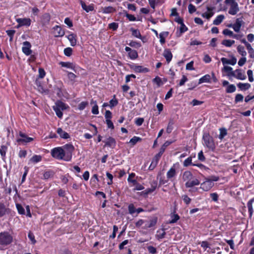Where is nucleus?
Segmentation results:
<instances>
[{
	"mask_svg": "<svg viewBox=\"0 0 254 254\" xmlns=\"http://www.w3.org/2000/svg\"><path fill=\"white\" fill-rule=\"evenodd\" d=\"M67 106L64 103L61 101H58L56 102L55 105L53 106V110L56 112V115L60 119L63 117L62 111L65 110Z\"/></svg>",
	"mask_w": 254,
	"mask_h": 254,
	"instance_id": "f257e3e1",
	"label": "nucleus"
},
{
	"mask_svg": "<svg viewBox=\"0 0 254 254\" xmlns=\"http://www.w3.org/2000/svg\"><path fill=\"white\" fill-rule=\"evenodd\" d=\"M62 148L65 156L64 160L70 161L72 158V152L74 150V146L71 144L68 143L63 146Z\"/></svg>",
	"mask_w": 254,
	"mask_h": 254,
	"instance_id": "f03ea898",
	"label": "nucleus"
},
{
	"mask_svg": "<svg viewBox=\"0 0 254 254\" xmlns=\"http://www.w3.org/2000/svg\"><path fill=\"white\" fill-rule=\"evenodd\" d=\"M225 3L230 6L229 14L235 15L239 11V5L236 0H225Z\"/></svg>",
	"mask_w": 254,
	"mask_h": 254,
	"instance_id": "7ed1b4c3",
	"label": "nucleus"
},
{
	"mask_svg": "<svg viewBox=\"0 0 254 254\" xmlns=\"http://www.w3.org/2000/svg\"><path fill=\"white\" fill-rule=\"evenodd\" d=\"M203 140L205 146L211 150L215 149V144L214 142L213 138L208 133H204L203 135Z\"/></svg>",
	"mask_w": 254,
	"mask_h": 254,
	"instance_id": "20e7f679",
	"label": "nucleus"
},
{
	"mask_svg": "<svg viewBox=\"0 0 254 254\" xmlns=\"http://www.w3.org/2000/svg\"><path fill=\"white\" fill-rule=\"evenodd\" d=\"M12 236L7 232L0 233V244L1 245H7L11 243Z\"/></svg>",
	"mask_w": 254,
	"mask_h": 254,
	"instance_id": "39448f33",
	"label": "nucleus"
},
{
	"mask_svg": "<svg viewBox=\"0 0 254 254\" xmlns=\"http://www.w3.org/2000/svg\"><path fill=\"white\" fill-rule=\"evenodd\" d=\"M51 153L53 157L58 159H63L64 160L65 156L62 147H59L54 148L52 150Z\"/></svg>",
	"mask_w": 254,
	"mask_h": 254,
	"instance_id": "423d86ee",
	"label": "nucleus"
},
{
	"mask_svg": "<svg viewBox=\"0 0 254 254\" xmlns=\"http://www.w3.org/2000/svg\"><path fill=\"white\" fill-rule=\"evenodd\" d=\"M135 176L134 173H131L129 175L127 181L129 183H131L133 185L135 186V190H141L144 189V187L140 184H138L135 180H131V177Z\"/></svg>",
	"mask_w": 254,
	"mask_h": 254,
	"instance_id": "0eeeda50",
	"label": "nucleus"
},
{
	"mask_svg": "<svg viewBox=\"0 0 254 254\" xmlns=\"http://www.w3.org/2000/svg\"><path fill=\"white\" fill-rule=\"evenodd\" d=\"M214 186V184L211 181H209L208 179L201 183L200 185V189L204 191H208L210 190Z\"/></svg>",
	"mask_w": 254,
	"mask_h": 254,
	"instance_id": "6e6552de",
	"label": "nucleus"
},
{
	"mask_svg": "<svg viewBox=\"0 0 254 254\" xmlns=\"http://www.w3.org/2000/svg\"><path fill=\"white\" fill-rule=\"evenodd\" d=\"M105 143L104 146H108L111 148H114L116 146V141L112 137L109 136L106 140H103Z\"/></svg>",
	"mask_w": 254,
	"mask_h": 254,
	"instance_id": "1a4fd4ad",
	"label": "nucleus"
},
{
	"mask_svg": "<svg viewBox=\"0 0 254 254\" xmlns=\"http://www.w3.org/2000/svg\"><path fill=\"white\" fill-rule=\"evenodd\" d=\"M231 75L240 80H244L246 78L245 74L242 73L241 70L239 69H236L235 71H231Z\"/></svg>",
	"mask_w": 254,
	"mask_h": 254,
	"instance_id": "9d476101",
	"label": "nucleus"
},
{
	"mask_svg": "<svg viewBox=\"0 0 254 254\" xmlns=\"http://www.w3.org/2000/svg\"><path fill=\"white\" fill-rule=\"evenodd\" d=\"M244 23V21L241 18H237L236 22L233 25H230L229 27H232L234 31L236 32H239L240 30V28L242 24Z\"/></svg>",
	"mask_w": 254,
	"mask_h": 254,
	"instance_id": "9b49d317",
	"label": "nucleus"
},
{
	"mask_svg": "<svg viewBox=\"0 0 254 254\" xmlns=\"http://www.w3.org/2000/svg\"><path fill=\"white\" fill-rule=\"evenodd\" d=\"M53 33L56 37H63L64 35V31L61 26L56 25L53 28Z\"/></svg>",
	"mask_w": 254,
	"mask_h": 254,
	"instance_id": "f8f14e48",
	"label": "nucleus"
},
{
	"mask_svg": "<svg viewBox=\"0 0 254 254\" xmlns=\"http://www.w3.org/2000/svg\"><path fill=\"white\" fill-rule=\"evenodd\" d=\"M16 21L18 23L17 27L22 26H29L31 24V19L30 18H17Z\"/></svg>",
	"mask_w": 254,
	"mask_h": 254,
	"instance_id": "ddd939ff",
	"label": "nucleus"
},
{
	"mask_svg": "<svg viewBox=\"0 0 254 254\" xmlns=\"http://www.w3.org/2000/svg\"><path fill=\"white\" fill-rule=\"evenodd\" d=\"M23 45L22 52L27 56L30 55L32 53V51L30 49V43L28 41H25L23 42Z\"/></svg>",
	"mask_w": 254,
	"mask_h": 254,
	"instance_id": "4468645a",
	"label": "nucleus"
},
{
	"mask_svg": "<svg viewBox=\"0 0 254 254\" xmlns=\"http://www.w3.org/2000/svg\"><path fill=\"white\" fill-rule=\"evenodd\" d=\"M19 136L20 138L17 139V142H30L33 140V138L30 137H28L25 134L20 132Z\"/></svg>",
	"mask_w": 254,
	"mask_h": 254,
	"instance_id": "2eb2a0df",
	"label": "nucleus"
},
{
	"mask_svg": "<svg viewBox=\"0 0 254 254\" xmlns=\"http://www.w3.org/2000/svg\"><path fill=\"white\" fill-rule=\"evenodd\" d=\"M163 56L165 57L168 63L170 62L173 57L171 52L169 49H165L164 51Z\"/></svg>",
	"mask_w": 254,
	"mask_h": 254,
	"instance_id": "dca6fc26",
	"label": "nucleus"
},
{
	"mask_svg": "<svg viewBox=\"0 0 254 254\" xmlns=\"http://www.w3.org/2000/svg\"><path fill=\"white\" fill-rule=\"evenodd\" d=\"M80 3L81 4L82 8L87 12H89V11H91L94 10V6L93 4L86 5L85 3L82 0L80 1Z\"/></svg>",
	"mask_w": 254,
	"mask_h": 254,
	"instance_id": "f3484780",
	"label": "nucleus"
},
{
	"mask_svg": "<svg viewBox=\"0 0 254 254\" xmlns=\"http://www.w3.org/2000/svg\"><path fill=\"white\" fill-rule=\"evenodd\" d=\"M192 178V175L190 171H187L184 172L182 179L184 181L187 182L190 181Z\"/></svg>",
	"mask_w": 254,
	"mask_h": 254,
	"instance_id": "a211bd4d",
	"label": "nucleus"
},
{
	"mask_svg": "<svg viewBox=\"0 0 254 254\" xmlns=\"http://www.w3.org/2000/svg\"><path fill=\"white\" fill-rule=\"evenodd\" d=\"M57 132L61 138L64 139H67L69 138L70 136L66 132L64 131L61 128H58Z\"/></svg>",
	"mask_w": 254,
	"mask_h": 254,
	"instance_id": "6ab92c4d",
	"label": "nucleus"
},
{
	"mask_svg": "<svg viewBox=\"0 0 254 254\" xmlns=\"http://www.w3.org/2000/svg\"><path fill=\"white\" fill-rule=\"evenodd\" d=\"M254 203V198L251 199L249 200L247 203V206L248 208V211L249 212L250 217L252 216L254 210H253V206Z\"/></svg>",
	"mask_w": 254,
	"mask_h": 254,
	"instance_id": "aec40b11",
	"label": "nucleus"
},
{
	"mask_svg": "<svg viewBox=\"0 0 254 254\" xmlns=\"http://www.w3.org/2000/svg\"><path fill=\"white\" fill-rule=\"evenodd\" d=\"M176 175V171L174 166L172 167L167 173V177L171 179Z\"/></svg>",
	"mask_w": 254,
	"mask_h": 254,
	"instance_id": "412c9836",
	"label": "nucleus"
},
{
	"mask_svg": "<svg viewBox=\"0 0 254 254\" xmlns=\"http://www.w3.org/2000/svg\"><path fill=\"white\" fill-rule=\"evenodd\" d=\"M133 70L136 72L144 73L147 72L149 71V69L141 65H135L133 67Z\"/></svg>",
	"mask_w": 254,
	"mask_h": 254,
	"instance_id": "4be33fe9",
	"label": "nucleus"
},
{
	"mask_svg": "<svg viewBox=\"0 0 254 254\" xmlns=\"http://www.w3.org/2000/svg\"><path fill=\"white\" fill-rule=\"evenodd\" d=\"M90 104L91 105H93V106L92 109V113L94 115H97L99 114V111H98V106L97 104V102L96 101L93 100L92 99L90 102Z\"/></svg>",
	"mask_w": 254,
	"mask_h": 254,
	"instance_id": "5701e85b",
	"label": "nucleus"
},
{
	"mask_svg": "<svg viewBox=\"0 0 254 254\" xmlns=\"http://www.w3.org/2000/svg\"><path fill=\"white\" fill-rule=\"evenodd\" d=\"M157 223V218H154L151 219L149 222H147L144 226V229H148L155 226Z\"/></svg>",
	"mask_w": 254,
	"mask_h": 254,
	"instance_id": "b1692460",
	"label": "nucleus"
},
{
	"mask_svg": "<svg viewBox=\"0 0 254 254\" xmlns=\"http://www.w3.org/2000/svg\"><path fill=\"white\" fill-rule=\"evenodd\" d=\"M60 64L62 67H66L67 68H70L72 70H74V68L75 67L74 64H73L72 63H70V62H61L60 63Z\"/></svg>",
	"mask_w": 254,
	"mask_h": 254,
	"instance_id": "393cba45",
	"label": "nucleus"
},
{
	"mask_svg": "<svg viewBox=\"0 0 254 254\" xmlns=\"http://www.w3.org/2000/svg\"><path fill=\"white\" fill-rule=\"evenodd\" d=\"M199 184V181H198V180L197 179H195L192 181H188L187 182H186L185 185L187 188H191L193 186H196Z\"/></svg>",
	"mask_w": 254,
	"mask_h": 254,
	"instance_id": "a878e982",
	"label": "nucleus"
},
{
	"mask_svg": "<svg viewBox=\"0 0 254 254\" xmlns=\"http://www.w3.org/2000/svg\"><path fill=\"white\" fill-rule=\"evenodd\" d=\"M67 39L70 42V45L72 46H74L76 44V36L73 34H69L67 36Z\"/></svg>",
	"mask_w": 254,
	"mask_h": 254,
	"instance_id": "bb28decb",
	"label": "nucleus"
},
{
	"mask_svg": "<svg viewBox=\"0 0 254 254\" xmlns=\"http://www.w3.org/2000/svg\"><path fill=\"white\" fill-rule=\"evenodd\" d=\"M169 35V32L165 31L160 33V42L161 44H164L165 43V38L167 37Z\"/></svg>",
	"mask_w": 254,
	"mask_h": 254,
	"instance_id": "cd10ccee",
	"label": "nucleus"
},
{
	"mask_svg": "<svg viewBox=\"0 0 254 254\" xmlns=\"http://www.w3.org/2000/svg\"><path fill=\"white\" fill-rule=\"evenodd\" d=\"M207 9L208 11H209V13L205 12L202 14V16L203 17H205L207 19H209L210 18V17H211L214 14V13L213 12H212V11L213 10V8L207 7Z\"/></svg>",
	"mask_w": 254,
	"mask_h": 254,
	"instance_id": "c85d7f7f",
	"label": "nucleus"
},
{
	"mask_svg": "<svg viewBox=\"0 0 254 254\" xmlns=\"http://www.w3.org/2000/svg\"><path fill=\"white\" fill-rule=\"evenodd\" d=\"M210 75L206 74L199 79L198 84H201L204 82H210Z\"/></svg>",
	"mask_w": 254,
	"mask_h": 254,
	"instance_id": "c756f323",
	"label": "nucleus"
},
{
	"mask_svg": "<svg viewBox=\"0 0 254 254\" xmlns=\"http://www.w3.org/2000/svg\"><path fill=\"white\" fill-rule=\"evenodd\" d=\"M174 124V120L172 119H170L167 129H166V131L168 133H170L172 132V131L173 129Z\"/></svg>",
	"mask_w": 254,
	"mask_h": 254,
	"instance_id": "7c9ffc66",
	"label": "nucleus"
},
{
	"mask_svg": "<svg viewBox=\"0 0 254 254\" xmlns=\"http://www.w3.org/2000/svg\"><path fill=\"white\" fill-rule=\"evenodd\" d=\"M224 18L225 17L223 15H219L217 16L213 21V24L216 25L220 24L222 22Z\"/></svg>",
	"mask_w": 254,
	"mask_h": 254,
	"instance_id": "2f4dec72",
	"label": "nucleus"
},
{
	"mask_svg": "<svg viewBox=\"0 0 254 254\" xmlns=\"http://www.w3.org/2000/svg\"><path fill=\"white\" fill-rule=\"evenodd\" d=\"M237 86L242 90H246L250 88L251 85L248 83H239L237 84Z\"/></svg>",
	"mask_w": 254,
	"mask_h": 254,
	"instance_id": "473e14b6",
	"label": "nucleus"
},
{
	"mask_svg": "<svg viewBox=\"0 0 254 254\" xmlns=\"http://www.w3.org/2000/svg\"><path fill=\"white\" fill-rule=\"evenodd\" d=\"M181 26L180 27V32H177L176 33L177 36L178 37L181 36L182 33L188 30V28L186 26L184 23H182Z\"/></svg>",
	"mask_w": 254,
	"mask_h": 254,
	"instance_id": "72a5a7b5",
	"label": "nucleus"
},
{
	"mask_svg": "<svg viewBox=\"0 0 254 254\" xmlns=\"http://www.w3.org/2000/svg\"><path fill=\"white\" fill-rule=\"evenodd\" d=\"M116 11V9L112 6H107L103 8L102 12L104 13H111Z\"/></svg>",
	"mask_w": 254,
	"mask_h": 254,
	"instance_id": "f704fd0d",
	"label": "nucleus"
},
{
	"mask_svg": "<svg viewBox=\"0 0 254 254\" xmlns=\"http://www.w3.org/2000/svg\"><path fill=\"white\" fill-rule=\"evenodd\" d=\"M130 31H131L132 35L133 36H134L137 38H139V39L141 38V35L140 33L138 30L134 29L133 28H131L130 29Z\"/></svg>",
	"mask_w": 254,
	"mask_h": 254,
	"instance_id": "c9c22d12",
	"label": "nucleus"
},
{
	"mask_svg": "<svg viewBox=\"0 0 254 254\" xmlns=\"http://www.w3.org/2000/svg\"><path fill=\"white\" fill-rule=\"evenodd\" d=\"M42 160V157L40 155H35L30 159V161L33 163H36Z\"/></svg>",
	"mask_w": 254,
	"mask_h": 254,
	"instance_id": "e433bc0d",
	"label": "nucleus"
},
{
	"mask_svg": "<svg viewBox=\"0 0 254 254\" xmlns=\"http://www.w3.org/2000/svg\"><path fill=\"white\" fill-rule=\"evenodd\" d=\"M128 57L132 60H134L138 57V54L136 50H132L128 53Z\"/></svg>",
	"mask_w": 254,
	"mask_h": 254,
	"instance_id": "4c0bfd02",
	"label": "nucleus"
},
{
	"mask_svg": "<svg viewBox=\"0 0 254 254\" xmlns=\"http://www.w3.org/2000/svg\"><path fill=\"white\" fill-rule=\"evenodd\" d=\"M237 50L239 53L243 57H245L247 55V53L243 46L239 45L237 47Z\"/></svg>",
	"mask_w": 254,
	"mask_h": 254,
	"instance_id": "58836bf2",
	"label": "nucleus"
},
{
	"mask_svg": "<svg viewBox=\"0 0 254 254\" xmlns=\"http://www.w3.org/2000/svg\"><path fill=\"white\" fill-rule=\"evenodd\" d=\"M234 43H235V41L231 40H224L222 42V44H223V45H224L226 47H230L232 46V45L233 44H234Z\"/></svg>",
	"mask_w": 254,
	"mask_h": 254,
	"instance_id": "ea45409f",
	"label": "nucleus"
},
{
	"mask_svg": "<svg viewBox=\"0 0 254 254\" xmlns=\"http://www.w3.org/2000/svg\"><path fill=\"white\" fill-rule=\"evenodd\" d=\"M247 47V49L248 51V53L250 55V57L251 58H254V49L251 46V45L250 44H247V46L246 47Z\"/></svg>",
	"mask_w": 254,
	"mask_h": 254,
	"instance_id": "a19ab883",
	"label": "nucleus"
},
{
	"mask_svg": "<svg viewBox=\"0 0 254 254\" xmlns=\"http://www.w3.org/2000/svg\"><path fill=\"white\" fill-rule=\"evenodd\" d=\"M236 90V86L234 84H230L228 86L226 92L228 93L234 92Z\"/></svg>",
	"mask_w": 254,
	"mask_h": 254,
	"instance_id": "79ce46f5",
	"label": "nucleus"
},
{
	"mask_svg": "<svg viewBox=\"0 0 254 254\" xmlns=\"http://www.w3.org/2000/svg\"><path fill=\"white\" fill-rule=\"evenodd\" d=\"M141 140V138L137 136H134L131 139H130L129 143H131L132 145H134L137 142Z\"/></svg>",
	"mask_w": 254,
	"mask_h": 254,
	"instance_id": "37998d69",
	"label": "nucleus"
},
{
	"mask_svg": "<svg viewBox=\"0 0 254 254\" xmlns=\"http://www.w3.org/2000/svg\"><path fill=\"white\" fill-rule=\"evenodd\" d=\"M171 218L172 219L169 222L170 224L176 223L180 219L179 216L177 214L172 215Z\"/></svg>",
	"mask_w": 254,
	"mask_h": 254,
	"instance_id": "c03bdc74",
	"label": "nucleus"
},
{
	"mask_svg": "<svg viewBox=\"0 0 254 254\" xmlns=\"http://www.w3.org/2000/svg\"><path fill=\"white\" fill-rule=\"evenodd\" d=\"M7 209L5 208V206L0 203V217L3 216L6 212Z\"/></svg>",
	"mask_w": 254,
	"mask_h": 254,
	"instance_id": "a18cd8bd",
	"label": "nucleus"
},
{
	"mask_svg": "<svg viewBox=\"0 0 254 254\" xmlns=\"http://www.w3.org/2000/svg\"><path fill=\"white\" fill-rule=\"evenodd\" d=\"M192 158L191 157H188L187 158L183 163L184 166L185 167H188L190 165H192Z\"/></svg>",
	"mask_w": 254,
	"mask_h": 254,
	"instance_id": "49530a36",
	"label": "nucleus"
},
{
	"mask_svg": "<svg viewBox=\"0 0 254 254\" xmlns=\"http://www.w3.org/2000/svg\"><path fill=\"white\" fill-rule=\"evenodd\" d=\"M227 130L225 128L220 129V134L219 135V138L220 139H222L227 134Z\"/></svg>",
	"mask_w": 254,
	"mask_h": 254,
	"instance_id": "de8ad7c7",
	"label": "nucleus"
},
{
	"mask_svg": "<svg viewBox=\"0 0 254 254\" xmlns=\"http://www.w3.org/2000/svg\"><path fill=\"white\" fill-rule=\"evenodd\" d=\"M158 161L156 160V159H154L153 158L152 161L149 167V170H153L158 164Z\"/></svg>",
	"mask_w": 254,
	"mask_h": 254,
	"instance_id": "09e8293b",
	"label": "nucleus"
},
{
	"mask_svg": "<svg viewBox=\"0 0 254 254\" xmlns=\"http://www.w3.org/2000/svg\"><path fill=\"white\" fill-rule=\"evenodd\" d=\"M151 188L149 190L148 192H152L157 188V182L156 181H153L151 183Z\"/></svg>",
	"mask_w": 254,
	"mask_h": 254,
	"instance_id": "8fccbe9b",
	"label": "nucleus"
},
{
	"mask_svg": "<svg viewBox=\"0 0 254 254\" xmlns=\"http://www.w3.org/2000/svg\"><path fill=\"white\" fill-rule=\"evenodd\" d=\"M7 35L10 37L9 41H12L13 40V37L14 34L15 33V31L14 30H8L6 31Z\"/></svg>",
	"mask_w": 254,
	"mask_h": 254,
	"instance_id": "3c124183",
	"label": "nucleus"
},
{
	"mask_svg": "<svg viewBox=\"0 0 254 254\" xmlns=\"http://www.w3.org/2000/svg\"><path fill=\"white\" fill-rule=\"evenodd\" d=\"M243 99H244V96L242 94H237L235 96V102L236 103H237L239 102H242V101H243Z\"/></svg>",
	"mask_w": 254,
	"mask_h": 254,
	"instance_id": "603ef678",
	"label": "nucleus"
},
{
	"mask_svg": "<svg viewBox=\"0 0 254 254\" xmlns=\"http://www.w3.org/2000/svg\"><path fill=\"white\" fill-rule=\"evenodd\" d=\"M153 82L156 83L158 86H160L163 84L161 78L159 76H156L155 78H154L153 79Z\"/></svg>",
	"mask_w": 254,
	"mask_h": 254,
	"instance_id": "864d4df0",
	"label": "nucleus"
},
{
	"mask_svg": "<svg viewBox=\"0 0 254 254\" xmlns=\"http://www.w3.org/2000/svg\"><path fill=\"white\" fill-rule=\"evenodd\" d=\"M16 208L18 212L20 214H25V210L24 208L20 204H16Z\"/></svg>",
	"mask_w": 254,
	"mask_h": 254,
	"instance_id": "5fc2aeb1",
	"label": "nucleus"
},
{
	"mask_svg": "<svg viewBox=\"0 0 254 254\" xmlns=\"http://www.w3.org/2000/svg\"><path fill=\"white\" fill-rule=\"evenodd\" d=\"M28 237L30 240L33 244H35L36 243V241L35 239V236L31 232H29L28 234Z\"/></svg>",
	"mask_w": 254,
	"mask_h": 254,
	"instance_id": "6e6d98bb",
	"label": "nucleus"
},
{
	"mask_svg": "<svg viewBox=\"0 0 254 254\" xmlns=\"http://www.w3.org/2000/svg\"><path fill=\"white\" fill-rule=\"evenodd\" d=\"M67 77L70 81L74 82L76 76L73 73L67 72Z\"/></svg>",
	"mask_w": 254,
	"mask_h": 254,
	"instance_id": "4d7b16f0",
	"label": "nucleus"
},
{
	"mask_svg": "<svg viewBox=\"0 0 254 254\" xmlns=\"http://www.w3.org/2000/svg\"><path fill=\"white\" fill-rule=\"evenodd\" d=\"M72 50L71 48H66L64 50V54L65 56L69 57L72 54Z\"/></svg>",
	"mask_w": 254,
	"mask_h": 254,
	"instance_id": "13d9d810",
	"label": "nucleus"
},
{
	"mask_svg": "<svg viewBox=\"0 0 254 254\" xmlns=\"http://www.w3.org/2000/svg\"><path fill=\"white\" fill-rule=\"evenodd\" d=\"M128 209L129 213L130 214H133L135 212H136V209H135V208L134 207V205H133V204H130L128 205Z\"/></svg>",
	"mask_w": 254,
	"mask_h": 254,
	"instance_id": "bf43d9fd",
	"label": "nucleus"
},
{
	"mask_svg": "<svg viewBox=\"0 0 254 254\" xmlns=\"http://www.w3.org/2000/svg\"><path fill=\"white\" fill-rule=\"evenodd\" d=\"M188 9H189V12L190 13V14H192L193 13V12H194L196 9L195 7V6H194L193 4H192L191 3H190L189 5V6H188Z\"/></svg>",
	"mask_w": 254,
	"mask_h": 254,
	"instance_id": "052dcab7",
	"label": "nucleus"
},
{
	"mask_svg": "<svg viewBox=\"0 0 254 254\" xmlns=\"http://www.w3.org/2000/svg\"><path fill=\"white\" fill-rule=\"evenodd\" d=\"M223 34L225 35L233 37L234 33L232 31L228 29H225L223 31Z\"/></svg>",
	"mask_w": 254,
	"mask_h": 254,
	"instance_id": "680f3d73",
	"label": "nucleus"
},
{
	"mask_svg": "<svg viewBox=\"0 0 254 254\" xmlns=\"http://www.w3.org/2000/svg\"><path fill=\"white\" fill-rule=\"evenodd\" d=\"M109 27L113 30H116L118 28V24L116 22L111 23L109 24Z\"/></svg>",
	"mask_w": 254,
	"mask_h": 254,
	"instance_id": "e2e57ef3",
	"label": "nucleus"
},
{
	"mask_svg": "<svg viewBox=\"0 0 254 254\" xmlns=\"http://www.w3.org/2000/svg\"><path fill=\"white\" fill-rule=\"evenodd\" d=\"M53 173L52 172L47 171L44 173L43 177L45 179H48L49 178L53 176Z\"/></svg>",
	"mask_w": 254,
	"mask_h": 254,
	"instance_id": "0e129e2a",
	"label": "nucleus"
},
{
	"mask_svg": "<svg viewBox=\"0 0 254 254\" xmlns=\"http://www.w3.org/2000/svg\"><path fill=\"white\" fill-rule=\"evenodd\" d=\"M88 105L87 102H82L78 105V109L80 110H83Z\"/></svg>",
	"mask_w": 254,
	"mask_h": 254,
	"instance_id": "69168bd1",
	"label": "nucleus"
},
{
	"mask_svg": "<svg viewBox=\"0 0 254 254\" xmlns=\"http://www.w3.org/2000/svg\"><path fill=\"white\" fill-rule=\"evenodd\" d=\"M144 122V119L142 118H138L135 120V124L137 126H140Z\"/></svg>",
	"mask_w": 254,
	"mask_h": 254,
	"instance_id": "338daca9",
	"label": "nucleus"
},
{
	"mask_svg": "<svg viewBox=\"0 0 254 254\" xmlns=\"http://www.w3.org/2000/svg\"><path fill=\"white\" fill-rule=\"evenodd\" d=\"M39 71V77L40 78H43L45 76V71L44 69L40 68L38 70Z\"/></svg>",
	"mask_w": 254,
	"mask_h": 254,
	"instance_id": "774afa93",
	"label": "nucleus"
}]
</instances>
